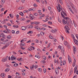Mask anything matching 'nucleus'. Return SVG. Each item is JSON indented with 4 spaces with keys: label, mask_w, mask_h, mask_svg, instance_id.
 <instances>
[{
    "label": "nucleus",
    "mask_w": 78,
    "mask_h": 78,
    "mask_svg": "<svg viewBox=\"0 0 78 78\" xmlns=\"http://www.w3.org/2000/svg\"><path fill=\"white\" fill-rule=\"evenodd\" d=\"M12 42V41H9L6 40V44L2 48V49L3 50V49H5V48H7L11 44Z\"/></svg>",
    "instance_id": "obj_1"
},
{
    "label": "nucleus",
    "mask_w": 78,
    "mask_h": 78,
    "mask_svg": "<svg viewBox=\"0 0 78 78\" xmlns=\"http://www.w3.org/2000/svg\"><path fill=\"white\" fill-rule=\"evenodd\" d=\"M65 28L66 30V33L69 34V31L70 30V28L69 27H68L67 26H65Z\"/></svg>",
    "instance_id": "obj_2"
},
{
    "label": "nucleus",
    "mask_w": 78,
    "mask_h": 78,
    "mask_svg": "<svg viewBox=\"0 0 78 78\" xmlns=\"http://www.w3.org/2000/svg\"><path fill=\"white\" fill-rule=\"evenodd\" d=\"M63 14H64V15L66 16H67V14H66V11H63L61 12V14L62 17H63V18H64V16L63 15Z\"/></svg>",
    "instance_id": "obj_3"
},
{
    "label": "nucleus",
    "mask_w": 78,
    "mask_h": 78,
    "mask_svg": "<svg viewBox=\"0 0 78 78\" xmlns=\"http://www.w3.org/2000/svg\"><path fill=\"white\" fill-rule=\"evenodd\" d=\"M8 56H7L6 57L3 58L2 62H6V61H7L8 60Z\"/></svg>",
    "instance_id": "obj_4"
},
{
    "label": "nucleus",
    "mask_w": 78,
    "mask_h": 78,
    "mask_svg": "<svg viewBox=\"0 0 78 78\" xmlns=\"http://www.w3.org/2000/svg\"><path fill=\"white\" fill-rule=\"evenodd\" d=\"M68 59L69 61V64H71L72 62V59L71 58V57H70L69 55H68Z\"/></svg>",
    "instance_id": "obj_5"
},
{
    "label": "nucleus",
    "mask_w": 78,
    "mask_h": 78,
    "mask_svg": "<svg viewBox=\"0 0 78 78\" xmlns=\"http://www.w3.org/2000/svg\"><path fill=\"white\" fill-rule=\"evenodd\" d=\"M58 7H57L58 11V12H61V10L62 9H61V7L59 4H58Z\"/></svg>",
    "instance_id": "obj_6"
},
{
    "label": "nucleus",
    "mask_w": 78,
    "mask_h": 78,
    "mask_svg": "<svg viewBox=\"0 0 78 78\" xmlns=\"http://www.w3.org/2000/svg\"><path fill=\"white\" fill-rule=\"evenodd\" d=\"M58 48L59 49H61L62 53H64V49L63 47H61V46H59Z\"/></svg>",
    "instance_id": "obj_7"
},
{
    "label": "nucleus",
    "mask_w": 78,
    "mask_h": 78,
    "mask_svg": "<svg viewBox=\"0 0 78 78\" xmlns=\"http://www.w3.org/2000/svg\"><path fill=\"white\" fill-rule=\"evenodd\" d=\"M3 35H3L2 37V38L0 39L1 41H5V35L4 34Z\"/></svg>",
    "instance_id": "obj_8"
},
{
    "label": "nucleus",
    "mask_w": 78,
    "mask_h": 78,
    "mask_svg": "<svg viewBox=\"0 0 78 78\" xmlns=\"http://www.w3.org/2000/svg\"><path fill=\"white\" fill-rule=\"evenodd\" d=\"M5 76H6V74L4 73H1V76L2 78H5Z\"/></svg>",
    "instance_id": "obj_9"
},
{
    "label": "nucleus",
    "mask_w": 78,
    "mask_h": 78,
    "mask_svg": "<svg viewBox=\"0 0 78 78\" xmlns=\"http://www.w3.org/2000/svg\"><path fill=\"white\" fill-rule=\"evenodd\" d=\"M17 58L16 57H15L14 55H12L11 57V60H16Z\"/></svg>",
    "instance_id": "obj_10"
},
{
    "label": "nucleus",
    "mask_w": 78,
    "mask_h": 78,
    "mask_svg": "<svg viewBox=\"0 0 78 78\" xmlns=\"http://www.w3.org/2000/svg\"><path fill=\"white\" fill-rule=\"evenodd\" d=\"M62 23L63 24H65L66 23H68V22L67 21V20H66V21L65 20H62Z\"/></svg>",
    "instance_id": "obj_11"
},
{
    "label": "nucleus",
    "mask_w": 78,
    "mask_h": 78,
    "mask_svg": "<svg viewBox=\"0 0 78 78\" xmlns=\"http://www.w3.org/2000/svg\"><path fill=\"white\" fill-rule=\"evenodd\" d=\"M75 44H76V45H78V41H77V40L74 39L73 40Z\"/></svg>",
    "instance_id": "obj_12"
},
{
    "label": "nucleus",
    "mask_w": 78,
    "mask_h": 78,
    "mask_svg": "<svg viewBox=\"0 0 78 78\" xmlns=\"http://www.w3.org/2000/svg\"><path fill=\"white\" fill-rule=\"evenodd\" d=\"M73 53L74 54H75V53H76V47H75V46H73Z\"/></svg>",
    "instance_id": "obj_13"
},
{
    "label": "nucleus",
    "mask_w": 78,
    "mask_h": 78,
    "mask_svg": "<svg viewBox=\"0 0 78 78\" xmlns=\"http://www.w3.org/2000/svg\"><path fill=\"white\" fill-rule=\"evenodd\" d=\"M76 63V60L75 59H74V62L73 64V67H74L75 66V64Z\"/></svg>",
    "instance_id": "obj_14"
},
{
    "label": "nucleus",
    "mask_w": 78,
    "mask_h": 78,
    "mask_svg": "<svg viewBox=\"0 0 78 78\" xmlns=\"http://www.w3.org/2000/svg\"><path fill=\"white\" fill-rule=\"evenodd\" d=\"M30 17L31 20H33L34 19V16L32 15H30Z\"/></svg>",
    "instance_id": "obj_15"
},
{
    "label": "nucleus",
    "mask_w": 78,
    "mask_h": 78,
    "mask_svg": "<svg viewBox=\"0 0 78 78\" xmlns=\"http://www.w3.org/2000/svg\"><path fill=\"white\" fill-rule=\"evenodd\" d=\"M77 67H78V66H76L74 68V73H76V70H77Z\"/></svg>",
    "instance_id": "obj_16"
},
{
    "label": "nucleus",
    "mask_w": 78,
    "mask_h": 78,
    "mask_svg": "<svg viewBox=\"0 0 78 78\" xmlns=\"http://www.w3.org/2000/svg\"><path fill=\"white\" fill-rule=\"evenodd\" d=\"M5 2V0H2L1 1V3L2 5H4Z\"/></svg>",
    "instance_id": "obj_17"
},
{
    "label": "nucleus",
    "mask_w": 78,
    "mask_h": 78,
    "mask_svg": "<svg viewBox=\"0 0 78 78\" xmlns=\"http://www.w3.org/2000/svg\"><path fill=\"white\" fill-rule=\"evenodd\" d=\"M21 29H22V30H23V31H25V30H26V29H27V27H22Z\"/></svg>",
    "instance_id": "obj_18"
},
{
    "label": "nucleus",
    "mask_w": 78,
    "mask_h": 78,
    "mask_svg": "<svg viewBox=\"0 0 78 78\" xmlns=\"http://www.w3.org/2000/svg\"><path fill=\"white\" fill-rule=\"evenodd\" d=\"M9 70H10V69L7 68L5 70V72H8L9 71Z\"/></svg>",
    "instance_id": "obj_19"
},
{
    "label": "nucleus",
    "mask_w": 78,
    "mask_h": 78,
    "mask_svg": "<svg viewBox=\"0 0 78 78\" xmlns=\"http://www.w3.org/2000/svg\"><path fill=\"white\" fill-rule=\"evenodd\" d=\"M23 6H22L21 7H19L18 8V10H22V9H23Z\"/></svg>",
    "instance_id": "obj_20"
},
{
    "label": "nucleus",
    "mask_w": 78,
    "mask_h": 78,
    "mask_svg": "<svg viewBox=\"0 0 78 78\" xmlns=\"http://www.w3.org/2000/svg\"><path fill=\"white\" fill-rule=\"evenodd\" d=\"M66 20H67V22H68V21H69H69H71V19H69V17H66L65 18Z\"/></svg>",
    "instance_id": "obj_21"
},
{
    "label": "nucleus",
    "mask_w": 78,
    "mask_h": 78,
    "mask_svg": "<svg viewBox=\"0 0 78 78\" xmlns=\"http://www.w3.org/2000/svg\"><path fill=\"white\" fill-rule=\"evenodd\" d=\"M35 56L36 58H38V59H40V58H41V56L39 55H35Z\"/></svg>",
    "instance_id": "obj_22"
},
{
    "label": "nucleus",
    "mask_w": 78,
    "mask_h": 78,
    "mask_svg": "<svg viewBox=\"0 0 78 78\" xmlns=\"http://www.w3.org/2000/svg\"><path fill=\"white\" fill-rule=\"evenodd\" d=\"M6 43V40L5 41H3L1 43V44H3V45H5V44Z\"/></svg>",
    "instance_id": "obj_23"
},
{
    "label": "nucleus",
    "mask_w": 78,
    "mask_h": 78,
    "mask_svg": "<svg viewBox=\"0 0 78 78\" xmlns=\"http://www.w3.org/2000/svg\"><path fill=\"white\" fill-rule=\"evenodd\" d=\"M17 60L19 61H22V58H17Z\"/></svg>",
    "instance_id": "obj_24"
},
{
    "label": "nucleus",
    "mask_w": 78,
    "mask_h": 78,
    "mask_svg": "<svg viewBox=\"0 0 78 78\" xmlns=\"http://www.w3.org/2000/svg\"><path fill=\"white\" fill-rule=\"evenodd\" d=\"M13 27H14V28H19V26L17 25H13Z\"/></svg>",
    "instance_id": "obj_25"
},
{
    "label": "nucleus",
    "mask_w": 78,
    "mask_h": 78,
    "mask_svg": "<svg viewBox=\"0 0 78 78\" xmlns=\"http://www.w3.org/2000/svg\"><path fill=\"white\" fill-rule=\"evenodd\" d=\"M34 65H32V66H30V68L31 70H33V68H34Z\"/></svg>",
    "instance_id": "obj_26"
},
{
    "label": "nucleus",
    "mask_w": 78,
    "mask_h": 78,
    "mask_svg": "<svg viewBox=\"0 0 78 78\" xmlns=\"http://www.w3.org/2000/svg\"><path fill=\"white\" fill-rule=\"evenodd\" d=\"M48 18H46L45 20H43V22H47V21H48Z\"/></svg>",
    "instance_id": "obj_27"
},
{
    "label": "nucleus",
    "mask_w": 78,
    "mask_h": 78,
    "mask_svg": "<svg viewBox=\"0 0 78 78\" xmlns=\"http://www.w3.org/2000/svg\"><path fill=\"white\" fill-rule=\"evenodd\" d=\"M71 6L73 9H75V7H74V5L72 4H71Z\"/></svg>",
    "instance_id": "obj_28"
},
{
    "label": "nucleus",
    "mask_w": 78,
    "mask_h": 78,
    "mask_svg": "<svg viewBox=\"0 0 78 78\" xmlns=\"http://www.w3.org/2000/svg\"><path fill=\"white\" fill-rule=\"evenodd\" d=\"M55 72L56 74H57V73H58V69H55Z\"/></svg>",
    "instance_id": "obj_29"
},
{
    "label": "nucleus",
    "mask_w": 78,
    "mask_h": 78,
    "mask_svg": "<svg viewBox=\"0 0 78 78\" xmlns=\"http://www.w3.org/2000/svg\"><path fill=\"white\" fill-rule=\"evenodd\" d=\"M38 70L39 72H42V69L41 68H39L38 69Z\"/></svg>",
    "instance_id": "obj_30"
},
{
    "label": "nucleus",
    "mask_w": 78,
    "mask_h": 78,
    "mask_svg": "<svg viewBox=\"0 0 78 78\" xmlns=\"http://www.w3.org/2000/svg\"><path fill=\"white\" fill-rule=\"evenodd\" d=\"M9 16L11 18H13V17H14V15H13V14H9Z\"/></svg>",
    "instance_id": "obj_31"
},
{
    "label": "nucleus",
    "mask_w": 78,
    "mask_h": 78,
    "mask_svg": "<svg viewBox=\"0 0 78 78\" xmlns=\"http://www.w3.org/2000/svg\"><path fill=\"white\" fill-rule=\"evenodd\" d=\"M33 27L32 25H30L29 27H28V28L29 29H32L33 28Z\"/></svg>",
    "instance_id": "obj_32"
},
{
    "label": "nucleus",
    "mask_w": 78,
    "mask_h": 78,
    "mask_svg": "<svg viewBox=\"0 0 78 78\" xmlns=\"http://www.w3.org/2000/svg\"><path fill=\"white\" fill-rule=\"evenodd\" d=\"M6 30H7V34L10 33H11V31L9 30L8 29H6Z\"/></svg>",
    "instance_id": "obj_33"
},
{
    "label": "nucleus",
    "mask_w": 78,
    "mask_h": 78,
    "mask_svg": "<svg viewBox=\"0 0 78 78\" xmlns=\"http://www.w3.org/2000/svg\"><path fill=\"white\" fill-rule=\"evenodd\" d=\"M73 25L75 27H77V25H76V24H75V23L74 22V21H73Z\"/></svg>",
    "instance_id": "obj_34"
},
{
    "label": "nucleus",
    "mask_w": 78,
    "mask_h": 78,
    "mask_svg": "<svg viewBox=\"0 0 78 78\" xmlns=\"http://www.w3.org/2000/svg\"><path fill=\"white\" fill-rule=\"evenodd\" d=\"M73 39V40L75 39V36H74V35L73 34H72L71 35Z\"/></svg>",
    "instance_id": "obj_35"
},
{
    "label": "nucleus",
    "mask_w": 78,
    "mask_h": 78,
    "mask_svg": "<svg viewBox=\"0 0 78 78\" xmlns=\"http://www.w3.org/2000/svg\"><path fill=\"white\" fill-rule=\"evenodd\" d=\"M32 33H33V31H30L28 32L27 33V34H32Z\"/></svg>",
    "instance_id": "obj_36"
},
{
    "label": "nucleus",
    "mask_w": 78,
    "mask_h": 78,
    "mask_svg": "<svg viewBox=\"0 0 78 78\" xmlns=\"http://www.w3.org/2000/svg\"><path fill=\"white\" fill-rule=\"evenodd\" d=\"M14 67H17L18 66V64L16 63H15L14 65Z\"/></svg>",
    "instance_id": "obj_37"
},
{
    "label": "nucleus",
    "mask_w": 78,
    "mask_h": 78,
    "mask_svg": "<svg viewBox=\"0 0 78 78\" xmlns=\"http://www.w3.org/2000/svg\"><path fill=\"white\" fill-rule=\"evenodd\" d=\"M39 23H40L38 22H36L35 23V24L36 25H38V24H39Z\"/></svg>",
    "instance_id": "obj_38"
},
{
    "label": "nucleus",
    "mask_w": 78,
    "mask_h": 78,
    "mask_svg": "<svg viewBox=\"0 0 78 78\" xmlns=\"http://www.w3.org/2000/svg\"><path fill=\"white\" fill-rule=\"evenodd\" d=\"M55 63H56V62L57 63V64H59V62H58V60H57L56 61V59H55Z\"/></svg>",
    "instance_id": "obj_39"
},
{
    "label": "nucleus",
    "mask_w": 78,
    "mask_h": 78,
    "mask_svg": "<svg viewBox=\"0 0 78 78\" xmlns=\"http://www.w3.org/2000/svg\"><path fill=\"white\" fill-rule=\"evenodd\" d=\"M69 11H71V12L73 13V10H72L71 9H70V8H69Z\"/></svg>",
    "instance_id": "obj_40"
},
{
    "label": "nucleus",
    "mask_w": 78,
    "mask_h": 78,
    "mask_svg": "<svg viewBox=\"0 0 78 78\" xmlns=\"http://www.w3.org/2000/svg\"><path fill=\"white\" fill-rule=\"evenodd\" d=\"M46 71H47V70L46 69L44 68V73H46Z\"/></svg>",
    "instance_id": "obj_41"
},
{
    "label": "nucleus",
    "mask_w": 78,
    "mask_h": 78,
    "mask_svg": "<svg viewBox=\"0 0 78 78\" xmlns=\"http://www.w3.org/2000/svg\"><path fill=\"white\" fill-rule=\"evenodd\" d=\"M20 15H21V16H23V12H20Z\"/></svg>",
    "instance_id": "obj_42"
},
{
    "label": "nucleus",
    "mask_w": 78,
    "mask_h": 78,
    "mask_svg": "<svg viewBox=\"0 0 78 78\" xmlns=\"http://www.w3.org/2000/svg\"><path fill=\"white\" fill-rule=\"evenodd\" d=\"M7 39H11V37L10 36H8L6 37Z\"/></svg>",
    "instance_id": "obj_43"
},
{
    "label": "nucleus",
    "mask_w": 78,
    "mask_h": 78,
    "mask_svg": "<svg viewBox=\"0 0 78 78\" xmlns=\"http://www.w3.org/2000/svg\"><path fill=\"white\" fill-rule=\"evenodd\" d=\"M21 45L22 46H25V43L23 42L22 43Z\"/></svg>",
    "instance_id": "obj_44"
},
{
    "label": "nucleus",
    "mask_w": 78,
    "mask_h": 78,
    "mask_svg": "<svg viewBox=\"0 0 78 78\" xmlns=\"http://www.w3.org/2000/svg\"><path fill=\"white\" fill-rule=\"evenodd\" d=\"M49 39H53V37H52L51 36H49Z\"/></svg>",
    "instance_id": "obj_45"
},
{
    "label": "nucleus",
    "mask_w": 78,
    "mask_h": 78,
    "mask_svg": "<svg viewBox=\"0 0 78 78\" xmlns=\"http://www.w3.org/2000/svg\"><path fill=\"white\" fill-rule=\"evenodd\" d=\"M48 23L49 25H51L52 24V22L51 21H48Z\"/></svg>",
    "instance_id": "obj_46"
},
{
    "label": "nucleus",
    "mask_w": 78,
    "mask_h": 78,
    "mask_svg": "<svg viewBox=\"0 0 78 78\" xmlns=\"http://www.w3.org/2000/svg\"><path fill=\"white\" fill-rule=\"evenodd\" d=\"M63 65L64 66V65L66 64V61L65 60L63 61Z\"/></svg>",
    "instance_id": "obj_47"
},
{
    "label": "nucleus",
    "mask_w": 78,
    "mask_h": 78,
    "mask_svg": "<svg viewBox=\"0 0 78 78\" xmlns=\"http://www.w3.org/2000/svg\"><path fill=\"white\" fill-rule=\"evenodd\" d=\"M64 44L65 45H67V41L64 42Z\"/></svg>",
    "instance_id": "obj_48"
},
{
    "label": "nucleus",
    "mask_w": 78,
    "mask_h": 78,
    "mask_svg": "<svg viewBox=\"0 0 78 78\" xmlns=\"http://www.w3.org/2000/svg\"><path fill=\"white\" fill-rule=\"evenodd\" d=\"M59 2L61 4V5H62V0H59Z\"/></svg>",
    "instance_id": "obj_49"
},
{
    "label": "nucleus",
    "mask_w": 78,
    "mask_h": 78,
    "mask_svg": "<svg viewBox=\"0 0 78 78\" xmlns=\"http://www.w3.org/2000/svg\"><path fill=\"white\" fill-rule=\"evenodd\" d=\"M41 62L42 64H44V63H45V60H42Z\"/></svg>",
    "instance_id": "obj_50"
},
{
    "label": "nucleus",
    "mask_w": 78,
    "mask_h": 78,
    "mask_svg": "<svg viewBox=\"0 0 78 78\" xmlns=\"http://www.w3.org/2000/svg\"><path fill=\"white\" fill-rule=\"evenodd\" d=\"M23 12H24V13H25L26 12H28V10H24L23 11Z\"/></svg>",
    "instance_id": "obj_51"
},
{
    "label": "nucleus",
    "mask_w": 78,
    "mask_h": 78,
    "mask_svg": "<svg viewBox=\"0 0 78 78\" xmlns=\"http://www.w3.org/2000/svg\"><path fill=\"white\" fill-rule=\"evenodd\" d=\"M66 5L68 8H70V6H69V4H68V3H66Z\"/></svg>",
    "instance_id": "obj_52"
},
{
    "label": "nucleus",
    "mask_w": 78,
    "mask_h": 78,
    "mask_svg": "<svg viewBox=\"0 0 78 78\" xmlns=\"http://www.w3.org/2000/svg\"><path fill=\"white\" fill-rule=\"evenodd\" d=\"M12 33L13 34H14L15 33V31L14 30H13L12 31Z\"/></svg>",
    "instance_id": "obj_53"
},
{
    "label": "nucleus",
    "mask_w": 78,
    "mask_h": 78,
    "mask_svg": "<svg viewBox=\"0 0 78 78\" xmlns=\"http://www.w3.org/2000/svg\"><path fill=\"white\" fill-rule=\"evenodd\" d=\"M48 9L49 10H50H50L51 9V7L50 6H48Z\"/></svg>",
    "instance_id": "obj_54"
},
{
    "label": "nucleus",
    "mask_w": 78,
    "mask_h": 78,
    "mask_svg": "<svg viewBox=\"0 0 78 78\" xmlns=\"http://www.w3.org/2000/svg\"><path fill=\"white\" fill-rule=\"evenodd\" d=\"M4 34H2L1 35H0V38H2V37L4 36Z\"/></svg>",
    "instance_id": "obj_55"
},
{
    "label": "nucleus",
    "mask_w": 78,
    "mask_h": 78,
    "mask_svg": "<svg viewBox=\"0 0 78 78\" xmlns=\"http://www.w3.org/2000/svg\"><path fill=\"white\" fill-rule=\"evenodd\" d=\"M34 16H38V15H37V13H34Z\"/></svg>",
    "instance_id": "obj_56"
},
{
    "label": "nucleus",
    "mask_w": 78,
    "mask_h": 78,
    "mask_svg": "<svg viewBox=\"0 0 78 78\" xmlns=\"http://www.w3.org/2000/svg\"><path fill=\"white\" fill-rule=\"evenodd\" d=\"M34 28L35 29L37 30V29H38V26H36Z\"/></svg>",
    "instance_id": "obj_57"
},
{
    "label": "nucleus",
    "mask_w": 78,
    "mask_h": 78,
    "mask_svg": "<svg viewBox=\"0 0 78 78\" xmlns=\"http://www.w3.org/2000/svg\"><path fill=\"white\" fill-rule=\"evenodd\" d=\"M16 74L17 76H19V75H20V73L17 72L16 73Z\"/></svg>",
    "instance_id": "obj_58"
},
{
    "label": "nucleus",
    "mask_w": 78,
    "mask_h": 78,
    "mask_svg": "<svg viewBox=\"0 0 78 78\" xmlns=\"http://www.w3.org/2000/svg\"><path fill=\"white\" fill-rule=\"evenodd\" d=\"M67 47L68 48H69V49L70 48V45H67Z\"/></svg>",
    "instance_id": "obj_59"
},
{
    "label": "nucleus",
    "mask_w": 78,
    "mask_h": 78,
    "mask_svg": "<svg viewBox=\"0 0 78 78\" xmlns=\"http://www.w3.org/2000/svg\"><path fill=\"white\" fill-rule=\"evenodd\" d=\"M29 51H31L32 50V49L30 48H28Z\"/></svg>",
    "instance_id": "obj_60"
},
{
    "label": "nucleus",
    "mask_w": 78,
    "mask_h": 78,
    "mask_svg": "<svg viewBox=\"0 0 78 78\" xmlns=\"http://www.w3.org/2000/svg\"><path fill=\"white\" fill-rule=\"evenodd\" d=\"M34 7H37V5L36 4H34Z\"/></svg>",
    "instance_id": "obj_61"
},
{
    "label": "nucleus",
    "mask_w": 78,
    "mask_h": 78,
    "mask_svg": "<svg viewBox=\"0 0 78 78\" xmlns=\"http://www.w3.org/2000/svg\"><path fill=\"white\" fill-rule=\"evenodd\" d=\"M32 11H36V9H35L33 8L32 9Z\"/></svg>",
    "instance_id": "obj_62"
},
{
    "label": "nucleus",
    "mask_w": 78,
    "mask_h": 78,
    "mask_svg": "<svg viewBox=\"0 0 78 78\" xmlns=\"http://www.w3.org/2000/svg\"><path fill=\"white\" fill-rule=\"evenodd\" d=\"M25 0H22L21 1L22 3H25Z\"/></svg>",
    "instance_id": "obj_63"
},
{
    "label": "nucleus",
    "mask_w": 78,
    "mask_h": 78,
    "mask_svg": "<svg viewBox=\"0 0 78 78\" xmlns=\"http://www.w3.org/2000/svg\"><path fill=\"white\" fill-rule=\"evenodd\" d=\"M12 77V76H10V75H9L8 76V78H11Z\"/></svg>",
    "instance_id": "obj_64"
}]
</instances>
